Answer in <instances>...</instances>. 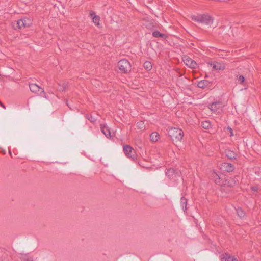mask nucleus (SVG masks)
Wrapping results in <instances>:
<instances>
[{
  "instance_id": "28",
  "label": "nucleus",
  "mask_w": 261,
  "mask_h": 261,
  "mask_svg": "<svg viewBox=\"0 0 261 261\" xmlns=\"http://www.w3.org/2000/svg\"><path fill=\"white\" fill-rule=\"evenodd\" d=\"M25 261H33L31 258L29 257L28 255H25L23 258Z\"/></svg>"
},
{
  "instance_id": "30",
  "label": "nucleus",
  "mask_w": 261,
  "mask_h": 261,
  "mask_svg": "<svg viewBox=\"0 0 261 261\" xmlns=\"http://www.w3.org/2000/svg\"><path fill=\"white\" fill-rule=\"evenodd\" d=\"M88 119L91 122H94L95 121V118H93L91 116H90V118H88Z\"/></svg>"
},
{
  "instance_id": "8",
  "label": "nucleus",
  "mask_w": 261,
  "mask_h": 261,
  "mask_svg": "<svg viewBox=\"0 0 261 261\" xmlns=\"http://www.w3.org/2000/svg\"><path fill=\"white\" fill-rule=\"evenodd\" d=\"M31 24L30 19L28 18L21 19L17 21V27L20 29L28 27Z\"/></svg>"
},
{
  "instance_id": "4",
  "label": "nucleus",
  "mask_w": 261,
  "mask_h": 261,
  "mask_svg": "<svg viewBox=\"0 0 261 261\" xmlns=\"http://www.w3.org/2000/svg\"><path fill=\"white\" fill-rule=\"evenodd\" d=\"M211 177L214 181L218 185L223 186L224 179H225V175L221 173H218L214 171L212 172Z\"/></svg>"
},
{
  "instance_id": "22",
  "label": "nucleus",
  "mask_w": 261,
  "mask_h": 261,
  "mask_svg": "<svg viewBox=\"0 0 261 261\" xmlns=\"http://www.w3.org/2000/svg\"><path fill=\"white\" fill-rule=\"evenodd\" d=\"M144 67L146 70H147L148 71H150L152 68V65L151 63L149 61H146L144 63Z\"/></svg>"
},
{
  "instance_id": "21",
  "label": "nucleus",
  "mask_w": 261,
  "mask_h": 261,
  "mask_svg": "<svg viewBox=\"0 0 261 261\" xmlns=\"http://www.w3.org/2000/svg\"><path fill=\"white\" fill-rule=\"evenodd\" d=\"M91 17L92 18L93 22L96 25H99V17L95 15L94 13L90 14Z\"/></svg>"
},
{
  "instance_id": "15",
  "label": "nucleus",
  "mask_w": 261,
  "mask_h": 261,
  "mask_svg": "<svg viewBox=\"0 0 261 261\" xmlns=\"http://www.w3.org/2000/svg\"><path fill=\"white\" fill-rule=\"evenodd\" d=\"M210 82L207 80H201L198 82L197 86L200 88H205L209 86Z\"/></svg>"
},
{
  "instance_id": "24",
  "label": "nucleus",
  "mask_w": 261,
  "mask_h": 261,
  "mask_svg": "<svg viewBox=\"0 0 261 261\" xmlns=\"http://www.w3.org/2000/svg\"><path fill=\"white\" fill-rule=\"evenodd\" d=\"M236 211L239 217H240L241 218H244V217L245 216V213L241 208H238L236 209Z\"/></svg>"
},
{
  "instance_id": "19",
  "label": "nucleus",
  "mask_w": 261,
  "mask_h": 261,
  "mask_svg": "<svg viewBox=\"0 0 261 261\" xmlns=\"http://www.w3.org/2000/svg\"><path fill=\"white\" fill-rule=\"evenodd\" d=\"M152 36L155 38H162L163 39H166L167 38V35L165 34L161 33L158 31H153L152 33Z\"/></svg>"
},
{
  "instance_id": "5",
  "label": "nucleus",
  "mask_w": 261,
  "mask_h": 261,
  "mask_svg": "<svg viewBox=\"0 0 261 261\" xmlns=\"http://www.w3.org/2000/svg\"><path fill=\"white\" fill-rule=\"evenodd\" d=\"M123 151L126 156L134 160L136 159V152L135 150L129 145H125L123 146Z\"/></svg>"
},
{
  "instance_id": "14",
  "label": "nucleus",
  "mask_w": 261,
  "mask_h": 261,
  "mask_svg": "<svg viewBox=\"0 0 261 261\" xmlns=\"http://www.w3.org/2000/svg\"><path fill=\"white\" fill-rule=\"evenodd\" d=\"M101 130L102 133L107 137V138L111 137V132L110 129L105 125H101Z\"/></svg>"
},
{
  "instance_id": "6",
  "label": "nucleus",
  "mask_w": 261,
  "mask_h": 261,
  "mask_svg": "<svg viewBox=\"0 0 261 261\" xmlns=\"http://www.w3.org/2000/svg\"><path fill=\"white\" fill-rule=\"evenodd\" d=\"M223 105L221 102H214L209 105L208 108L215 113H219L222 111Z\"/></svg>"
},
{
  "instance_id": "1",
  "label": "nucleus",
  "mask_w": 261,
  "mask_h": 261,
  "mask_svg": "<svg viewBox=\"0 0 261 261\" xmlns=\"http://www.w3.org/2000/svg\"><path fill=\"white\" fill-rule=\"evenodd\" d=\"M168 134L173 142L177 143L180 142L182 139L184 132L180 128L172 127L169 129Z\"/></svg>"
},
{
  "instance_id": "27",
  "label": "nucleus",
  "mask_w": 261,
  "mask_h": 261,
  "mask_svg": "<svg viewBox=\"0 0 261 261\" xmlns=\"http://www.w3.org/2000/svg\"><path fill=\"white\" fill-rule=\"evenodd\" d=\"M227 129L229 131V136L232 137L234 135L232 129L230 126H228Z\"/></svg>"
},
{
  "instance_id": "2",
  "label": "nucleus",
  "mask_w": 261,
  "mask_h": 261,
  "mask_svg": "<svg viewBox=\"0 0 261 261\" xmlns=\"http://www.w3.org/2000/svg\"><path fill=\"white\" fill-rule=\"evenodd\" d=\"M192 19L198 23L211 26L213 23V18L207 14H200L192 16Z\"/></svg>"
},
{
  "instance_id": "16",
  "label": "nucleus",
  "mask_w": 261,
  "mask_h": 261,
  "mask_svg": "<svg viewBox=\"0 0 261 261\" xmlns=\"http://www.w3.org/2000/svg\"><path fill=\"white\" fill-rule=\"evenodd\" d=\"M166 175L170 178L173 179L176 177V175L175 173V170L174 169L170 168L167 170L166 172Z\"/></svg>"
},
{
  "instance_id": "23",
  "label": "nucleus",
  "mask_w": 261,
  "mask_h": 261,
  "mask_svg": "<svg viewBox=\"0 0 261 261\" xmlns=\"http://www.w3.org/2000/svg\"><path fill=\"white\" fill-rule=\"evenodd\" d=\"M137 127L138 129H140L141 130H143L145 128V126L144 125V121H139L137 123Z\"/></svg>"
},
{
  "instance_id": "25",
  "label": "nucleus",
  "mask_w": 261,
  "mask_h": 261,
  "mask_svg": "<svg viewBox=\"0 0 261 261\" xmlns=\"http://www.w3.org/2000/svg\"><path fill=\"white\" fill-rule=\"evenodd\" d=\"M201 126H202L203 128L205 129H208L211 126V123L210 122V121H205L202 122Z\"/></svg>"
},
{
  "instance_id": "10",
  "label": "nucleus",
  "mask_w": 261,
  "mask_h": 261,
  "mask_svg": "<svg viewBox=\"0 0 261 261\" xmlns=\"http://www.w3.org/2000/svg\"><path fill=\"white\" fill-rule=\"evenodd\" d=\"M222 168L224 170L228 172H232L234 169V166L232 164L229 163H223L222 165Z\"/></svg>"
},
{
  "instance_id": "7",
  "label": "nucleus",
  "mask_w": 261,
  "mask_h": 261,
  "mask_svg": "<svg viewBox=\"0 0 261 261\" xmlns=\"http://www.w3.org/2000/svg\"><path fill=\"white\" fill-rule=\"evenodd\" d=\"M182 60L184 63L189 68L195 69L197 66V63L187 56L183 57Z\"/></svg>"
},
{
  "instance_id": "29",
  "label": "nucleus",
  "mask_w": 261,
  "mask_h": 261,
  "mask_svg": "<svg viewBox=\"0 0 261 261\" xmlns=\"http://www.w3.org/2000/svg\"><path fill=\"white\" fill-rule=\"evenodd\" d=\"M145 25H146V27L147 28H148V29H151V30L153 29V25H152L151 24H149V25H148V24H145Z\"/></svg>"
},
{
  "instance_id": "17",
  "label": "nucleus",
  "mask_w": 261,
  "mask_h": 261,
  "mask_svg": "<svg viewBox=\"0 0 261 261\" xmlns=\"http://www.w3.org/2000/svg\"><path fill=\"white\" fill-rule=\"evenodd\" d=\"M225 154L226 156L230 159H234L236 158V153L230 149H226Z\"/></svg>"
},
{
  "instance_id": "18",
  "label": "nucleus",
  "mask_w": 261,
  "mask_h": 261,
  "mask_svg": "<svg viewBox=\"0 0 261 261\" xmlns=\"http://www.w3.org/2000/svg\"><path fill=\"white\" fill-rule=\"evenodd\" d=\"M160 138V135L157 132H153L150 136V141L152 142H157Z\"/></svg>"
},
{
  "instance_id": "20",
  "label": "nucleus",
  "mask_w": 261,
  "mask_h": 261,
  "mask_svg": "<svg viewBox=\"0 0 261 261\" xmlns=\"http://www.w3.org/2000/svg\"><path fill=\"white\" fill-rule=\"evenodd\" d=\"M187 200L184 197H181L180 205L184 212L187 211Z\"/></svg>"
},
{
  "instance_id": "31",
  "label": "nucleus",
  "mask_w": 261,
  "mask_h": 261,
  "mask_svg": "<svg viewBox=\"0 0 261 261\" xmlns=\"http://www.w3.org/2000/svg\"><path fill=\"white\" fill-rule=\"evenodd\" d=\"M0 106L3 108H4V109H6V107L5 106V105L2 103L1 101H0Z\"/></svg>"
},
{
  "instance_id": "9",
  "label": "nucleus",
  "mask_w": 261,
  "mask_h": 261,
  "mask_svg": "<svg viewBox=\"0 0 261 261\" xmlns=\"http://www.w3.org/2000/svg\"><path fill=\"white\" fill-rule=\"evenodd\" d=\"M223 181L222 186L233 187L236 184V181L233 178H226L225 176Z\"/></svg>"
},
{
  "instance_id": "3",
  "label": "nucleus",
  "mask_w": 261,
  "mask_h": 261,
  "mask_svg": "<svg viewBox=\"0 0 261 261\" xmlns=\"http://www.w3.org/2000/svg\"><path fill=\"white\" fill-rule=\"evenodd\" d=\"M119 69L124 73H127L131 70L130 63L126 59H123L119 61L118 63Z\"/></svg>"
},
{
  "instance_id": "32",
  "label": "nucleus",
  "mask_w": 261,
  "mask_h": 261,
  "mask_svg": "<svg viewBox=\"0 0 261 261\" xmlns=\"http://www.w3.org/2000/svg\"><path fill=\"white\" fill-rule=\"evenodd\" d=\"M252 190H254V191H255L256 190V188H252Z\"/></svg>"
},
{
  "instance_id": "12",
  "label": "nucleus",
  "mask_w": 261,
  "mask_h": 261,
  "mask_svg": "<svg viewBox=\"0 0 261 261\" xmlns=\"http://www.w3.org/2000/svg\"><path fill=\"white\" fill-rule=\"evenodd\" d=\"M211 65L212 66L213 69L217 70H222L225 68L224 64L219 62H216L212 64Z\"/></svg>"
},
{
  "instance_id": "26",
  "label": "nucleus",
  "mask_w": 261,
  "mask_h": 261,
  "mask_svg": "<svg viewBox=\"0 0 261 261\" xmlns=\"http://www.w3.org/2000/svg\"><path fill=\"white\" fill-rule=\"evenodd\" d=\"M237 80L239 84H242L245 81V77L243 75H239L237 76Z\"/></svg>"
},
{
  "instance_id": "11",
  "label": "nucleus",
  "mask_w": 261,
  "mask_h": 261,
  "mask_svg": "<svg viewBox=\"0 0 261 261\" xmlns=\"http://www.w3.org/2000/svg\"><path fill=\"white\" fill-rule=\"evenodd\" d=\"M30 90L34 93H36L41 90V93L44 94V90L36 84H31L29 85Z\"/></svg>"
},
{
  "instance_id": "13",
  "label": "nucleus",
  "mask_w": 261,
  "mask_h": 261,
  "mask_svg": "<svg viewBox=\"0 0 261 261\" xmlns=\"http://www.w3.org/2000/svg\"><path fill=\"white\" fill-rule=\"evenodd\" d=\"M221 261H238L234 257L231 256L227 254L222 255L221 256Z\"/></svg>"
}]
</instances>
